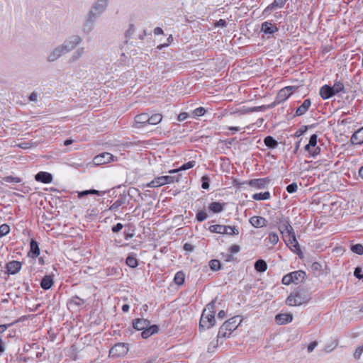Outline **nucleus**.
<instances>
[{
	"mask_svg": "<svg viewBox=\"0 0 363 363\" xmlns=\"http://www.w3.org/2000/svg\"><path fill=\"white\" fill-rule=\"evenodd\" d=\"M133 327L136 330H142L141 336L147 339L159 331L157 325H150V321L145 318H135L132 322Z\"/></svg>",
	"mask_w": 363,
	"mask_h": 363,
	"instance_id": "1",
	"label": "nucleus"
},
{
	"mask_svg": "<svg viewBox=\"0 0 363 363\" xmlns=\"http://www.w3.org/2000/svg\"><path fill=\"white\" fill-rule=\"evenodd\" d=\"M310 298L307 292L303 290L298 291L290 294L286 300V303L290 306H301L308 303Z\"/></svg>",
	"mask_w": 363,
	"mask_h": 363,
	"instance_id": "2",
	"label": "nucleus"
},
{
	"mask_svg": "<svg viewBox=\"0 0 363 363\" xmlns=\"http://www.w3.org/2000/svg\"><path fill=\"white\" fill-rule=\"evenodd\" d=\"M238 317L235 316L225 321L219 328L218 337H229L233 331L237 329L239 324H237Z\"/></svg>",
	"mask_w": 363,
	"mask_h": 363,
	"instance_id": "3",
	"label": "nucleus"
},
{
	"mask_svg": "<svg viewBox=\"0 0 363 363\" xmlns=\"http://www.w3.org/2000/svg\"><path fill=\"white\" fill-rule=\"evenodd\" d=\"M274 222L275 225H278V229L282 235L286 233L287 236L290 237L295 234L288 218L277 217Z\"/></svg>",
	"mask_w": 363,
	"mask_h": 363,
	"instance_id": "4",
	"label": "nucleus"
},
{
	"mask_svg": "<svg viewBox=\"0 0 363 363\" xmlns=\"http://www.w3.org/2000/svg\"><path fill=\"white\" fill-rule=\"evenodd\" d=\"M178 181V177H175L174 176H160L155 178L150 182L147 184V186L149 188H157L164 184H172Z\"/></svg>",
	"mask_w": 363,
	"mask_h": 363,
	"instance_id": "5",
	"label": "nucleus"
},
{
	"mask_svg": "<svg viewBox=\"0 0 363 363\" xmlns=\"http://www.w3.org/2000/svg\"><path fill=\"white\" fill-rule=\"evenodd\" d=\"M216 324L215 315L203 311L199 321V330L210 329Z\"/></svg>",
	"mask_w": 363,
	"mask_h": 363,
	"instance_id": "6",
	"label": "nucleus"
},
{
	"mask_svg": "<svg viewBox=\"0 0 363 363\" xmlns=\"http://www.w3.org/2000/svg\"><path fill=\"white\" fill-rule=\"evenodd\" d=\"M108 5V0H97L93 5L88 15L89 18H96L104 13Z\"/></svg>",
	"mask_w": 363,
	"mask_h": 363,
	"instance_id": "7",
	"label": "nucleus"
},
{
	"mask_svg": "<svg viewBox=\"0 0 363 363\" xmlns=\"http://www.w3.org/2000/svg\"><path fill=\"white\" fill-rule=\"evenodd\" d=\"M129 351V345L128 343L120 342L113 346L110 351L109 355L113 357H119L125 356Z\"/></svg>",
	"mask_w": 363,
	"mask_h": 363,
	"instance_id": "8",
	"label": "nucleus"
},
{
	"mask_svg": "<svg viewBox=\"0 0 363 363\" xmlns=\"http://www.w3.org/2000/svg\"><path fill=\"white\" fill-rule=\"evenodd\" d=\"M294 89V86H286L279 90L274 102L271 105H269L268 107H274L276 104L285 101L292 94L293 89Z\"/></svg>",
	"mask_w": 363,
	"mask_h": 363,
	"instance_id": "9",
	"label": "nucleus"
},
{
	"mask_svg": "<svg viewBox=\"0 0 363 363\" xmlns=\"http://www.w3.org/2000/svg\"><path fill=\"white\" fill-rule=\"evenodd\" d=\"M82 38L79 35H73L68 40H66L64 43L61 45V46L65 50V52L67 53L74 50L75 47L82 42Z\"/></svg>",
	"mask_w": 363,
	"mask_h": 363,
	"instance_id": "10",
	"label": "nucleus"
},
{
	"mask_svg": "<svg viewBox=\"0 0 363 363\" xmlns=\"http://www.w3.org/2000/svg\"><path fill=\"white\" fill-rule=\"evenodd\" d=\"M114 160V156L109 152H102L94 157L93 162L96 165H101Z\"/></svg>",
	"mask_w": 363,
	"mask_h": 363,
	"instance_id": "11",
	"label": "nucleus"
},
{
	"mask_svg": "<svg viewBox=\"0 0 363 363\" xmlns=\"http://www.w3.org/2000/svg\"><path fill=\"white\" fill-rule=\"evenodd\" d=\"M150 115L147 113H143L135 117V127L141 128L149 125Z\"/></svg>",
	"mask_w": 363,
	"mask_h": 363,
	"instance_id": "12",
	"label": "nucleus"
},
{
	"mask_svg": "<svg viewBox=\"0 0 363 363\" xmlns=\"http://www.w3.org/2000/svg\"><path fill=\"white\" fill-rule=\"evenodd\" d=\"M270 182V179L268 177L253 179L247 182V184L256 189H263L266 187Z\"/></svg>",
	"mask_w": 363,
	"mask_h": 363,
	"instance_id": "13",
	"label": "nucleus"
},
{
	"mask_svg": "<svg viewBox=\"0 0 363 363\" xmlns=\"http://www.w3.org/2000/svg\"><path fill=\"white\" fill-rule=\"evenodd\" d=\"M22 267V263L18 261H11L6 264V272L9 274H16L18 273Z\"/></svg>",
	"mask_w": 363,
	"mask_h": 363,
	"instance_id": "14",
	"label": "nucleus"
},
{
	"mask_svg": "<svg viewBox=\"0 0 363 363\" xmlns=\"http://www.w3.org/2000/svg\"><path fill=\"white\" fill-rule=\"evenodd\" d=\"M278 28L275 23L269 21H265L262 23L261 31L264 34H274L278 31Z\"/></svg>",
	"mask_w": 363,
	"mask_h": 363,
	"instance_id": "15",
	"label": "nucleus"
},
{
	"mask_svg": "<svg viewBox=\"0 0 363 363\" xmlns=\"http://www.w3.org/2000/svg\"><path fill=\"white\" fill-rule=\"evenodd\" d=\"M319 94L324 100L328 99L335 95L333 87L328 84L323 85L320 89Z\"/></svg>",
	"mask_w": 363,
	"mask_h": 363,
	"instance_id": "16",
	"label": "nucleus"
},
{
	"mask_svg": "<svg viewBox=\"0 0 363 363\" xmlns=\"http://www.w3.org/2000/svg\"><path fill=\"white\" fill-rule=\"evenodd\" d=\"M52 175L47 172H39L35 176V179L37 182L44 184H50L52 182Z\"/></svg>",
	"mask_w": 363,
	"mask_h": 363,
	"instance_id": "17",
	"label": "nucleus"
},
{
	"mask_svg": "<svg viewBox=\"0 0 363 363\" xmlns=\"http://www.w3.org/2000/svg\"><path fill=\"white\" fill-rule=\"evenodd\" d=\"M250 224L257 228H263L267 225L268 221L262 216H252L250 219Z\"/></svg>",
	"mask_w": 363,
	"mask_h": 363,
	"instance_id": "18",
	"label": "nucleus"
},
{
	"mask_svg": "<svg viewBox=\"0 0 363 363\" xmlns=\"http://www.w3.org/2000/svg\"><path fill=\"white\" fill-rule=\"evenodd\" d=\"M288 0H274V1L268 5L263 11L264 14H269L272 11L277 8L281 9L284 6Z\"/></svg>",
	"mask_w": 363,
	"mask_h": 363,
	"instance_id": "19",
	"label": "nucleus"
},
{
	"mask_svg": "<svg viewBox=\"0 0 363 363\" xmlns=\"http://www.w3.org/2000/svg\"><path fill=\"white\" fill-rule=\"evenodd\" d=\"M311 106V101L309 99H306L303 101L302 104L296 109L294 116H301L304 115L309 109Z\"/></svg>",
	"mask_w": 363,
	"mask_h": 363,
	"instance_id": "20",
	"label": "nucleus"
},
{
	"mask_svg": "<svg viewBox=\"0 0 363 363\" xmlns=\"http://www.w3.org/2000/svg\"><path fill=\"white\" fill-rule=\"evenodd\" d=\"M66 52L63 48L60 45L55 48L49 55L48 57V60L49 62H54L60 58L62 55H65Z\"/></svg>",
	"mask_w": 363,
	"mask_h": 363,
	"instance_id": "21",
	"label": "nucleus"
},
{
	"mask_svg": "<svg viewBox=\"0 0 363 363\" xmlns=\"http://www.w3.org/2000/svg\"><path fill=\"white\" fill-rule=\"evenodd\" d=\"M350 142L353 145L363 144V127L360 128L352 134Z\"/></svg>",
	"mask_w": 363,
	"mask_h": 363,
	"instance_id": "22",
	"label": "nucleus"
},
{
	"mask_svg": "<svg viewBox=\"0 0 363 363\" xmlns=\"http://www.w3.org/2000/svg\"><path fill=\"white\" fill-rule=\"evenodd\" d=\"M293 316L290 313H280L275 316V321L279 325H284L292 321Z\"/></svg>",
	"mask_w": 363,
	"mask_h": 363,
	"instance_id": "23",
	"label": "nucleus"
},
{
	"mask_svg": "<svg viewBox=\"0 0 363 363\" xmlns=\"http://www.w3.org/2000/svg\"><path fill=\"white\" fill-rule=\"evenodd\" d=\"M291 276V279L293 280V283L295 284H298L300 282H302L306 276L305 272L302 270L294 271L290 273Z\"/></svg>",
	"mask_w": 363,
	"mask_h": 363,
	"instance_id": "24",
	"label": "nucleus"
},
{
	"mask_svg": "<svg viewBox=\"0 0 363 363\" xmlns=\"http://www.w3.org/2000/svg\"><path fill=\"white\" fill-rule=\"evenodd\" d=\"M127 202V196L125 194L119 195L118 199L109 207L110 211H116L120 206L124 205Z\"/></svg>",
	"mask_w": 363,
	"mask_h": 363,
	"instance_id": "25",
	"label": "nucleus"
},
{
	"mask_svg": "<svg viewBox=\"0 0 363 363\" xmlns=\"http://www.w3.org/2000/svg\"><path fill=\"white\" fill-rule=\"evenodd\" d=\"M225 205V203L213 201L209 204L208 209L213 213H218L224 210Z\"/></svg>",
	"mask_w": 363,
	"mask_h": 363,
	"instance_id": "26",
	"label": "nucleus"
},
{
	"mask_svg": "<svg viewBox=\"0 0 363 363\" xmlns=\"http://www.w3.org/2000/svg\"><path fill=\"white\" fill-rule=\"evenodd\" d=\"M54 284L52 276L45 275L41 280L40 286L44 290L50 289Z\"/></svg>",
	"mask_w": 363,
	"mask_h": 363,
	"instance_id": "27",
	"label": "nucleus"
},
{
	"mask_svg": "<svg viewBox=\"0 0 363 363\" xmlns=\"http://www.w3.org/2000/svg\"><path fill=\"white\" fill-rule=\"evenodd\" d=\"M31 254L30 257L32 258H35L40 255V248L39 245L37 241L32 239L30 242V252Z\"/></svg>",
	"mask_w": 363,
	"mask_h": 363,
	"instance_id": "28",
	"label": "nucleus"
},
{
	"mask_svg": "<svg viewBox=\"0 0 363 363\" xmlns=\"http://www.w3.org/2000/svg\"><path fill=\"white\" fill-rule=\"evenodd\" d=\"M264 143L269 149H275L279 145V143L271 135L264 138Z\"/></svg>",
	"mask_w": 363,
	"mask_h": 363,
	"instance_id": "29",
	"label": "nucleus"
},
{
	"mask_svg": "<svg viewBox=\"0 0 363 363\" xmlns=\"http://www.w3.org/2000/svg\"><path fill=\"white\" fill-rule=\"evenodd\" d=\"M85 303V301L81 298H79V296H74L73 297H72L68 301H67V305L69 306V307H72V306H77V307H79V306H83L84 304Z\"/></svg>",
	"mask_w": 363,
	"mask_h": 363,
	"instance_id": "30",
	"label": "nucleus"
},
{
	"mask_svg": "<svg viewBox=\"0 0 363 363\" xmlns=\"http://www.w3.org/2000/svg\"><path fill=\"white\" fill-rule=\"evenodd\" d=\"M254 267L257 272L262 273L267 269V264L264 259H259L255 262Z\"/></svg>",
	"mask_w": 363,
	"mask_h": 363,
	"instance_id": "31",
	"label": "nucleus"
},
{
	"mask_svg": "<svg viewBox=\"0 0 363 363\" xmlns=\"http://www.w3.org/2000/svg\"><path fill=\"white\" fill-rule=\"evenodd\" d=\"M125 263L128 267L131 268L137 267L138 265V262L136 258V255L134 253L129 254L126 258Z\"/></svg>",
	"mask_w": 363,
	"mask_h": 363,
	"instance_id": "32",
	"label": "nucleus"
},
{
	"mask_svg": "<svg viewBox=\"0 0 363 363\" xmlns=\"http://www.w3.org/2000/svg\"><path fill=\"white\" fill-rule=\"evenodd\" d=\"M208 230L211 233H218V234H225L226 233V228L225 225H212L209 226Z\"/></svg>",
	"mask_w": 363,
	"mask_h": 363,
	"instance_id": "33",
	"label": "nucleus"
},
{
	"mask_svg": "<svg viewBox=\"0 0 363 363\" xmlns=\"http://www.w3.org/2000/svg\"><path fill=\"white\" fill-rule=\"evenodd\" d=\"M106 276H113L119 277L121 275V269L118 267H109L105 269Z\"/></svg>",
	"mask_w": 363,
	"mask_h": 363,
	"instance_id": "34",
	"label": "nucleus"
},
{
	"mask_svg": "<svg viewBox=\"0 0 363 363\" xmlns=\"http://www.w3.org/2000/svg\"><path fill=\"white\" fill-rule=\"evenodd\" d=\"M185 281V274L182 271L177 272L174 277V283L178 286H182L184 284Z\"/></svg>",
	"mask_w": 363,
	"mask_h": 363,
	"instance_id": "35",
	"label": "nucleus"
},
{
	"mask_svg": "<svg viewBox=\"0 0 363 363\" xmlns=\"http://www.w3.org/2000/svg\"><path fill=\"white\" fill-rule=\"evenodd\" d=\"M252 199L256 201L268 200L271 197V194L269 191L263 193H256L252 195Z\"/></svg>",
	"mask_w": 363,
	"mask_h": 363,
	"instance_id": "36",
	"label": "nucleus"
},
{
	"mask_svg": "<svg viewBox=\"0 0 363 363\" xmlns=\"http://www.w3.org/2000/svg\"><path fill=\"white\" fill-rule=\"evenodd\" d=\"M162 116L160 113H155L150 116L149 125H157L162 121Z\"/></svg>",
	"mask_w": 363,
	"mask_h": 363,
	"instance_id": "37",
	"label": "nucleus"
},
{
	"mask_svg": "<svg viewBox=\"0 0 363 363\" xmlns=\"http://www.w3.org/2000/svg\"><path fill=\"white\" fill-rule=\"evenodd\" d=\"M332 87L334 89L335 95L340 92H343L344 94L346 93L343 83L340 81L335 82Z\"/></svg>",
	"mask_w": 363,
	"mask_h": 363,
	"instance_id": "38",
	"label": "nucleus"
},
{
	"mask_svg": "<svg viewBox=\"0 0 363 363\" xmlns=\"http://www.w3.org/2000/svg\"><path fill=\"white\" fill-rule=\"evenodd\" d=\"M203 311H206L210 314L215 315L216 313V299L211 301L208 304H207L206 307L203 309Z\"/></svg>",
	"mask_w": 363,
	"mask_h": 363,
	"instance_id": "39",
	"label": "nucleus"
},
{
	"mask_svg": "<svg viewBox=\"0 0 363 363\" xmlns=\"http://www.w3.org/2000/svg\"><path fill=\"white\" fill-rule=\"evenodd\" d=\"M95 18H89L88 15L87 19L84 25V30L86 33H89L93 29V24Z\"/></svg>",
	"mask_w": 363,
	"mask_h": 363,
	"instance_id": "40",
	"label": "nucleus"
},
{
	"mask_svg": "<svg viewBox=\"0 0 363 363\" xmlns=\"http://www.w3.org/2000/svg\"><path fill=\"white\" fill-rule=\"evenodd\" d=\"M209 267L213 271H218L221 269V264L218 259H211L209 262Z\"/></svg>",
	"mask_w": 363,
	"mask_h": 363,
	"instance_id": "41",
	"label": "nucleus"
},
{
	"mask_svg": "<svg viewBox=\"0 0 363 363\" xmlns=\"http://www.w3.org/2000/svg\"><path fill=\"white\" fill-rule=\"evenodd\" d=\"M350 250L352 252L357 255H363V245L362 244L352 245L350 247Z\"/></svg>",
	"mask_w": 363,
	"mask_h": 363,
	"instance_id": "42",
	"label": "nucleus"
},
{
	"mask_svg": "<svg viewBox=\"0 0 363 363\" xmlns=\"http://www.w3.org/2000/svg\"><path fill=\"white\" fill-rule=\"evenodd\" d=\"M2 180L8 183H21L22 179L18 177L6 176L2 178Z\"/></svg>",
	"mask_w": 363,
	"mask_h": 363,
	"instance_id": "43",
	"label": "nucleus"
},
{
	"mask_svg": "<svg viewBox=\"0 0 363 363\" xmlns=\"http://www.w3.org/2000/svg\"><path fill=\"white\" fill-rule=\"evenodd\" d=\"M314 126H315L314 124L311 125H302L301 128H299L298 130H297L296 131V133H294V137L298 138V137L301 136L307 131V130L308 129L309 127L313 128Z\"/></svg>",
	"mask_w": 363,
	"mask_h": 363,
	"instance_id": "44",
	"label": "nucleus"
},
{
	"mask_svg": "<svg viewBox=\"0 0 363 363\" xmlns=\"http://www.w3.org/2000/svg\"><path fill=\"white\" fill-rule=\"evenodd\" d=\"M84 54V48H81L79 49H78L73 55L71 57V58L69 59V62H74L75 61H77L78 59H79L82 55Z\"/></svg>",
	"mask_w": 363,
	"mask_h": 363,
	"instance_id": "45",
	"label": "nucleus"
},
{
	"mask_svg": "<svg viewBox=\"0 0 363 363\" xmlns=\"http://www.w3.org/2000/svg\"><path fill=\"white\" fill-rule=\"evenodd\" d=\"M226 228V233L225 234L228 235H238L239 234V230L235 226H230V225H225Z\"/></svg>",
	"mask_w": 363,
	"mask_h": 363,
	"instance_id": "46",
	"label": "nucleus"
},
{
	"mask_svg": "<svg viewBox=\"0 0 363 363\" xmlns=\"http://www.w3.org/2000/svg\"><path fill=\"white\" fill-rule=\"evenodd\" d=\"M290 240H292V245H291V247L294 248V251L296 252L297 254H298L301 252L299 244L298 241L296 240V235H290Z\"/></svg>",
	"mask_w": 363,
	"mask_h": 363,
	"instance_id": "47",
	"label": "nucleus"
},
{
	"mask_svg": "<svg viewBox=\"0 0 363 363\" xmlns=\"http://www.w3.org/2000/svg\"><path fill=\"white\" fill-rule=\"evenodd\" d=\"M210 178L208 175H203L201 177V187L203 189H208L210 186Z\"/></svg>",
	"mask_w": 363,
	"mask_h": 363,
	"instance_id": "48",
	"label": "nucleus"
},
{
	"mask_svg": "<svg viewBox=\"0 0 363 363\" xmlns=\"http://www.w3.org/2000/svg\"><path fill=\"white\" fill-rule=\"evenodd\" d=\"M208 218V214L205 211H199L196 215V219L199 222H203Z\"/></svg>",
	"mask_w": 363,
	"mask_h": 363,
	"instance_id": "49",
	"label": "nucleus"
},
{
	"mask_svg": "<svg viewBox=\"0 0 363 363\" xmlns=\"http://www.w3.org/2000/svg\"><path fill=\"white\" fill-rule=\"evenodd\" d=\"M268 239L272 245H276L279 242V236L277 233L274 232L269 233Z\"/></svg>",
	"mask_w": 363,
	"mask_h": 363,
	"instance_id": "50",
	"label": "nucleus"
},
{
	"mask_svg": "<svg viewBox=\"0 0 363 363\" xmlns=\"http://www.w3.org/2000/svg\"><path fill=\"white\" fill-rule=\"evenodd\" d=\"M10 232V227L7 224H2L0 226V238L6 235Z\"/></svg>",
	"mask_w": 363,
	"mask_h": 363,
	"instance_id": "51",
	"label": "nucleus"
},
{
	"mask_svg": "<svg viewBox=\"0 0 363 363\" xmlns=\"http://www.w3.org/2000/svg\"><path fill=\"white\" fill-rule=\"evenodd\" d=\"M298 190V185L296 182H293L286 186V191L289 194H293L296 192Z\"/></svg>",
	"mask_w": 363,
	"mask_h": 363,
	"instance_id": "52",
	"label": "nucleus"
},
{
	"mask_svg": "<svg viewBox=\"0 0 363 363\" xmlns=\"http://www.w3.org/2000/svg\"><path fill=\"white\" fill-rule=\"evenodd\" d=\"M196 165V162L194 160L189 161L186 163L183 164L180 167L179 169L181 170H186L189 169H191L194 167Z\"/></svg>",
	"mask_w": 363,
	"mask_h": 363,
	"instance_id": "53",
	"label": "nucleus"
},
{
	"mask_svg": "<svg viewBox=\"0 0 363 363\" xmlns=\"http://www.w3.org/2000/svg\"><path fill=\"white\" fill-rule=\"evenodd\" d=\"M206 113V109L203 107L196 108L193 111L194 116H203Z\"/></svg>",
	"mask_w": 363,
	"mask_h": 363,
	"instance_id": "54",
	"label": "nucleus"
},
{
	"mask_svg": "<svg viewBox=\"0 0 363 363\" xmlns=\"http://www.w3.org/2000/svg\"><path fill=\"white\" fill-rule=\"evenodd\" d=\"M281 282L284 285H289L291 283H293V280L291 279V276L290 273H289L283 277Z\"/></svg>",
	"mask_w": 363,
	"mask_h": 363,
	"instance_id": "55",
	"label": "nucleus"
},
{
	"mask_svg": "<svg viewBox=\"0 0 363 363\" xmlns=\"http://www.w3.org/2000/svg\"><path fill=\"white\" fill-rule=\"evenodd\" d=\"M221 255V258L225 261V262H232L233 261V256L231 253H224V252H222L220 254Z\"/></svg>",
	"mask_w": 363,
	"mask_h": 363,
	"instance_id": "56",
	"label": "nucleus"
},
{
	"mask_svg": "<svg viewBox=\"0 0 363 363\" xmlns=\"http://www.w3.org/2000/svg\"><path fill=\"white\" fill-rule=\"evenodd\" d=\"M317 138H318V136L316 134H313L311 137H310V139H309V145L310 146H313V147H315L316 146V144H317Z\"/></svg>",
	"mask_w": 363,
	"mask_h": 363,
	"instance_id": "57",
	"label": "nucleus"
},
{
	"mask_svg": "<svg viewBox=\"0 0 363 363\" xmlns=\"http://www.w3.org/2000/svg\"><path fill=\"white\" fill-rule=\"evenodd\" d=\"M362 352H363V345L356 349V351L354 353V357L356 359H359Z\"/></svg>",
	"mask_w": 363,
	"mask_h": 363,
	"instance_id": "58",
	"label": "nucleus"
},
{
	"mask_svg": "<svg viewBox=\"0 0 363 363\" xmlns=\"http://www.w3.org/2000/svg\"><path fill=\"white\" fill-rule=\"evenodd\" d=\"M361 272H362V268L357 267L355 268V269L354 271V275L357 279L363 280V274H362Z\"/></svg>",
	"mask_w": 363,
	"mask_h": 363,
	"instance_id": "59",
	"label": "nucleus"
},
{
	"mask_svg": "<svg viewBox=\"0 0 363 363\" xmlns=\"http://www.w3.org/2000/svg\"><path fill=\"white\" fill-rule=\"evenodd\" d=\"M134 31H135V26L133 24H130L129 26V28L125 33V38H129L131 36V35L134 33Z\"/></svg>",
	"mask_w": 363,
	"mask_h": 363,
	"instance_id": "60",
	"label": "nucleus"
},
{
	"mask_svg": "<svg viewBox=\"0 0 363 363\" xmlns=\"http://www.w3.org/2000/svg\"><path fill=\"white\" fill-rule=\"evenodd\" d=\"M189 117V115L188 113L186 112H182L181 113L179 114L178 117H177V120L179 121H184V120H186V118H188Z\"/></svg>",
	"mask_w": 363,
	"mask_h": 363,
	"instance_id": "61",
	"label": "nucleus"
},
{
	"mask_svg": "<svg viewBox=\"0 0 363 363\" xmlns=\"http://www.w3.org/2000/svg\"><path fill=\"white\" fill-rule=\"evenodd\" d=\"M123 227V224L121 223H118L112 227V229H111L112 232L115 233H118L119 231H121L122 230Z\"/></svg>",
	"mask_w": 363,
	"mask_h": 363,
	"instance_id": "62",
	"label": "nucleus"
},
{
	"mask_svg": "<svg viewBox=\"0 0 363 363\" xmlns=\"http://www.w3.org/2000/svg\"><path fill=\"white\" fill-rule=\"evenodd\" d=\"M240 247L239 245H231L230 247H229V252L230 253H237L238 252H240Z\"/></svg>",
	"mask_w": 363,
	"mask_h": 363,
	"instance_id": "63",
	"label": "nucleus"
},
{
	"mask_svg": "<svg viewBox=\"0 0 363 363\" xmlns=\"http://www.w3.org/2000/svg\"><path fill=\"white\" fill-rule=\"evenodd\" d=\"M183 248L184 250L191 252L194 251L195 247L190 243L186 242L184 245Z\"/></svg>",
	"mask_w": 363,
	"mask_h": 363,
	"instance_id": "64",
	"label": "nucleus"
}]
</instances>
